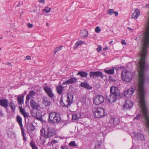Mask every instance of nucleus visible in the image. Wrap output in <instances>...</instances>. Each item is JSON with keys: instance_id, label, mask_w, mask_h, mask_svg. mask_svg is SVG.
Listing matches in <instances>:
<instances>
[{"instance_id": "obj_1", "label": "nucleus", "mask_w": 149, "mask_h": 149, "mask_svg": "<svg viewBox=\"0 0 149 149\" xmlns=\"http://www.w3.org/2000/svg\"><path fill=\"white\" fill-rule=\"evenodd\" d=\"M148 47H141L140 52L139 54L140 58L139 61V80L134 86H132L131 88L124 91V94L125 97H130L135 91L138 94L139 98V103L141 102V100H145V91L144 88L145 79V71L147 67L145 62V58L147 54Z\"/></svg>"}, {"instance_id": "obj_2", "label": "nucleus", "mask_w": 149, "mask_h": 149, "mask_svg": "<svg viewBox=\"0 0 149 149\" xmlns=\"http://www.w3.org/2000/svg\"><path fill=\"white\" fill-rule=\"evenodd\" d=\"M141 102L139 103L140 106L142 113L138 114L135 117L133 120H139L141 117H142L146 121V127L149 130V117L148 114V111L146 109L145 101L141 100Z\"/></svg>"}, {"instance_id": "obj_3", "label": "nucleus", "mask_w": 149, "mask_h": 149, "mask_svg": "<svg viewBox=\"0 0 149 149\" xmlns=\"http://www.w3.org/2000/svg\"><path fill=\"white\" fill-rule=\"evenodd\" d=\"M110 93L109 97H107V99L109 103H112L117 99H119L121 97L120 90L117 87H111L110 88Z\"/></svg>"}, {"instance_id": "obj_4", "label": "nucleus", "mask_w": 149, "mask_h": 149, "mask_svg": "<svg viewBox=\"0 0 149 149\" xmlns=\"http://www.w3.org/2000/svg\"><path fill=\"white\" fill-rule=\"evenodd\" d=\"M40 132L41 136L46 138L53 136L55 134L54 130L52 128H49L48 127L42 128L40 130Z\"/></svg>"}, {"instance_id": "obj_5", "label": "nucleus", "mask_w": 149, "mask_h": 149, "mask_svg": "<svg viewBox=\"0 0 149 149\" xmlns=\"http://www.w3.org/2000/svg\"><path fill=\"white\" fill-rule=\"evenodd\" d=\"M61 120L60 114L56 112H52L50 113L48 121L52 124H55L58 123Z\"/></svg>"}, {"instance_id": "obj_6", "label": "nucleus", "mask_w": 149, "mask_h": 149, "mask_svg": "<svg viewBox=\"0 0 149 149\" xmlns=\"http://www.w3.org/2000/svg\"><path fill=\"white\" fill-rule=\"evenodd\" d=\"M121 75L122 79L124 81L129 82L132 79L131 73L126 70L122 71Z\"/></svg>"}, {"instance_id": "obj_7", "label": "nucleus", "mask_w": 149, "mask_h": 149, "mask_svg": "<svg viewBox=\"0 0 149 149\" xmlns=\"http://www.w3.org/2000/svg\"><path fill=\"white\" fill-rule=\"evenodd\" d=\"M94 115L96 118H100L105 115L104 109L101 108H98L96 109L93 113Z\"/></svg>"}, {"instance_id": "obj_8", "label": "nucleus", "mask_w": 149, "mask_h": 149, "mask_svg": "<svg viewBox=\"0 0 149 149\" xmlns=\"http://www.w3.org/2000/svg\"><path fill=\"white\" fill-rule=\"evenodd\" d=\"M104 100V98L102 96L99 95L95 97L93 100V103L96 105H99L103 103Z\"/></svg>"}, {"instance_id": "obj_9", "label": "nucleus", "mask_w": 149, "mask_h": 149, "mask_svg": "<svg viewBox=\"0 0 149 149\" xmlns=\"http://www.w3.org/2000/svg\"><path fill=\"white\" fill-rule=\"evenodd\" d=\"M27 131L30 135L31 138L32 136L34 134L33 133V132L35 130V127L33 125V124L32 123L28 124L27 125Z\"/></svg>"}, {"instance_id": "obj_10", "label": "nucleus", "mask_w": 149, "mask_h": 149, "mask_svg": "<svg viewBox=\"0 0 149 149\" xmlns=\"http://www.w3.org/2000/svg\"><path fill=\"white\" fill-rule=\"evenodd\" d=\"M61 104L63 107H69L72 104V102L70 100V98L68 95L67 97V100H66V104H65L63 102L62 95L61 96V98L60 100Z\"/></svg>"}, {"instance_id": "obj_11", "label": "nucleus", "mask_w": 149, "mask_h": 149, "mask_svg": "<svg viewBox=\"0 0 149 149\" xmlns=\"http://www.w3.org/2000/svg\"><path fill=\"white\" fill-rule=\"evenodd\" d=\"M43 89L50 98H52L53 97L54 95L50 88L48 86H46L43 88Z\"/></svg>"}, {"instance_id": "obj_12", "label": "nucleus", "mask_w": 149, "mask_h": 149, "mask_svg": "<svg viewBox=\"0 0 149 149\" xmlns=\"http://www.w3.org/2000/svg\"><path fill=\"white\" fill-rule=\"evenodd\" d=\"M133 103L130 100H127L125 101V103L123 105V107L125 109H130L133 107Z\"/></svg>"}, {"instance_id": "obj_13", "label": "nucleus", "mask_w": 149, "mask_h": 149, "mask_svg": "<svg viewBox=\"0 0 149 149\" xmlns=\"http://www.w3.org/2000/svg\"><path fill=\"white\" fill-rule=\"evenodd\" d=\"M119 122L120 120L118 118L111 117L109 120V123L111 125H116Z\"/></svg>"}, {"instance_id": "obj_14", "label": "nucleus", "mask_w": 149, "mask_h": 149, "mask_svg": "<svg viewBox=\"0 0 149 149\" xmlns=\"http://www.w3.org/2000/svg\"><path fill=\"white\" fill-rule=\"evenodd\" d=\"M0 105L6 109L8 106V100L6 99L0 100Z\"/></svg>"}, {"instance_id": "obj_15", "label": "nucleus", "mask_w": 149, "mask_h": 149, "mask_svg": "<svg viewBox=\"0 0 149 149\" xmlns=\"http://www.w3.org/2000/svg\"><path fill=\"white\" fill-rule=\"evenodd\" d=\"M77 79L75 77H71L69 79L64 82L63 83V85L65 84L74 83L77 82Z\"/></svg>"}, {"instance_id": "obj_16", "label": "nucleus", "mask_w": 149, "mask_h": 149, "mask_svg": "<svg viewBox=\"0 0 149 149\" xmlns=\"http://www.w3.org/2000/svg\"><path fill=\"white\" fill-rule=\"evenodd\" d=\"M140 14V11L138 9H136L133 13L132 16V18L136 19L139 16Z\"/></svg>"}, {"instance_id": "obj_17", "label": "nucleus", "mask_w": 149, "mask_h": 149, "mask_svg": "<svg viewBox=\"0 0 149 149\" xmlns=\"http://www.w3.org/2000/svg\"><path fill=\"white\" fill-rule=\"evenodd\" d=\"M30 106L31 108L34 109H37L38 108V104L33 100L32 99L30 102Z\"/></svg>"}, {"instance_id": "obj_18", "label": "nucleus", "mask_w": 149, "mask_h": 149, "mask_svg": "<svg viewBox=\"0 0 149 149\" xmlns=\"http://www.w3.org/2000/svg\"><path fill=\"white\" fill-rule=\"evenodd\" d=\"M134 134L136 139H137L138 140L142 141L145 140L144 135L141 133L140 132L138 133L137 134V135L135 134V133H134Z\"/></svg>"}, {"instance_id": "obj_19", "label": "nucleus", "mask_w": 149, "mask_h": 149, "mask_svg": "<svg viewBox=\"0 0 149 149\" xmlns=\"http://www.w3.org/2000/svg\"><path fill=\"white\" fill-rule=\"evenodd\" d=\"M43 103L45 107L49 106L50 104L49 99H48L47 97H45L43 100Z\"/></svg>"}, {"instance_id": "obj_20", "label": "nucleus", "mask_w": 149, "mask_h": 149, "mask_svg": "<svg viewBox=\"0 0 149 149\" xmlns=\"http://www.w3.org/2000/svg\"><path fill=\"white\" fill-rule=\"evenodd\" d=\"M80 35L81 37H85L88 35V32L86 29H83L81 31Z\"/></svg>"}, {"instance_id": "obj_21", "label": "nucleus", "mask_w": 149, "mask_h": 149, "mask_svg": "<svg viewBox=\"0 0 149 149\" xmlns=\"http://www.w3.org/2000/svg\"><path fill=\"white\" fill-rule=\"evenodd\" d=\"M24 96L20 95L17 97V100L18 104H21L24 103Z\"/></svg>"}, {"instance_id": "obj_22", "label": "nucleus", "mask_w": 149, "mask_h": 149, "mask_svg": "<svg viewBox=\"0 0 149 149\" xmlns=\"http://www.w3.org/2000/svg\"><path fill=\"white\" fill-rule=\"evenodd\" d=\"M106 68L104 70V71L107 74H113L114 73V68L112 67L110 69H107Z\"/></svg>"}, {"instance_id": "obj_23", "label": "nucleus", "mask_w": 149, "mask_h": 149, "mask_svg": "<svg viewBox=\"0 0 149 149\" xmlns=\"http://www.w3.org/2000/svg\"><path fill=\"white\" fill-rule=\"evenodd\" d=\"M80 86L82 87H84L88 89H90L92 88V87H90L89 84L86 82H81Z\"/></svg>"}, {"instance_id": "obj_24", "label": "nucleus", "mask_w": 149, "mask_h": 149, "mask_svg": "<svg viewBox=\"0 0 149 149\" xmlns=\"http://www.w3.org/2000/svg\"><path fill=\"white\" fill-rule=\"evenodd\" d=\"M36 94V92L32 90L31 91H29V94L26 96L27 98H33V97Z\"/></svg>"}, {"instance_id": "obj_25", "label": "nucleus", "mask_w": 149, "mask_h": 149, "mask_svg": "<svg viewBox=\"0 0 149 149\" xmlns=\"http://www.w3.org/2000/svg\"><path fill=\"white\" fill-rule=\"evenodd\" d=\"M107 13L109 15H112L114 14L116 16H117L118 15V12L117 11H115L113 9H109L107 11Z\"/></svg>"}, {"instance_id": "obj_26", "label": "nucleus", "mask_w": 149, "mask_h": 149, "mask_svg": "<svg viewBox=\"0 0 149 149\" xmlns=\"http://www.w3.org/2000/svg\"><path fill=\"white\" fill-rule=\"evenodd\" d=\"M17 121L20 127H23L22 118L19 115H17L16 118Z\"/></svg>"}, {"instance_id": "obj_27", "label": "nucleus", "mask_w": 149, "mask_h": 149, "mask_svg": "<svg viewBox=\"0 0 149 149\" xmlns=\"http://www.w3.org/2000/svg\"><path fill=\"white\" fill-rule=\"evenodd\" d=\"M63 86L60 85L56 87V91L57 93L59 94H61L63 93Z\"/></svg>"}, {"instance_id": "obj_28", "label": "nucleus", "mask_w": 149, "mask_h": 149, "mask_svg": "<svg viewBox=\"0 0 149 149\" xmlns=\"http://www.w3.org/2000/svg\"><path fill=\"white\" fill-rule=\"evenodd\" d=\"M82 77H87L88 74L86 72L84 71H79L77 74Z\"/></svg>"}, {"instance_id": "obj_29", "label": "nucleus", "mask_w": 149, "mask_h": 149, "mask_svg": "<svg viewBox=\"0 0 149 149\" xmlns=\"http://www.w3.org/2000/svg\"><path fill=\"white\" fill-rule=\"evenodd\" d=\"M10 104L12 111L15 112L16 108L15 103L13 102V101H11L10 103Z\"/></svg>"}, {"instance_id": "obj_30", "label": "nucleus", "mask_w": 149, "mask_h": 149, "mask_svg": "<svg viewBox=\"0 0 149 149\" xmlns=\"http://www.w3.org/2000/svg\"><path fill=\"white\" fill-rule=\"evenodd\" d=\"M97 71L96 72H89V76L90 78H94L95 77H97Z\"/></svg>"}, {"instance_id": "obj_31", "label": "nucleus", "mask_w": 149, "mask_h": 149, "mask_svg": "<svg viewBox=\"0 0 149 149\" xmlns=\"http://www.w3.org/2000/svg\"><path fill=\"white\" fill-rule=\"evenodd\" d=\"M81 116L79 114H75L72 116V119L74 120H78L80 117Z\"/></svg>"}, {"instance_id": "obj_32", "label": "nucleus", "mask_w": 149, "mask_h": 149, "mask_svg": "<svg viewBox=\"0 0 149 149\" xmlns=\"http://www.w3.org/2000/svg\"><path fill=\"white\" fill-rule=\"evenodd\" d=\"M30 145L32 149H38V147L36 145L35 143L33 140L31 141Z\"/></svg>"}, {"instance_id": "obj_33", "label": "nucleus", "mask_w": 149, "mask_h": 149, "mask_svg": "<svg viewBox=\"0 0 149 149\" xmlns=\"http://www.w3.org/2000/svg\"><path fill=\"white\" fill-rule=\"evenodd\" d=\"M85 42L82 40H79L77 41L75 43V45L76 47L81 45H82L85 44Z\"/></svg>"}, {"instance_id": "obj_34", "label": "nucleus", "mask_w": 149, "mask_h": 149, "mask_svg": "<svg viewBox=\"0 0 149 149\" xmlns=\"http://www.w3.org/2000/svg\"><path fill=\"white\" fill-rule=\"evenodd\" d=\"M97 77H100L102 79H104V75L103 73L100 71H97Z\"/></svg>"}, {"instance_id": "obj_35", "label": "nucleus", "mask_w": 149, "mask_h": 149, "mask_svg": "<svg viewBox=\"0 0 149 149\" xmlns=\"http://www.w3.org/2000/svg\"><path fill=\"white\" fill-rule=\"evenodd\" d=\"M51 10V8L48 7H46L45 9H43V12L44 13H48L50 12Z\"/></svg>"}, {"instance_id": "obj_36", "label": "nucleus", "mask_w": 149, "mask_h": 149, "mask_svg": "<svg viewBox=\"0 0 149 149\" xmlns=\"http://www.w3.org/2000/svg\"><path fill=\"white\" fill-rule=\"evenodd\" d=\"M75 143V142L74 141H71L69 143V145L70 146L75 147L77 146L76 144Z\"/></svg>"}, {"instance_id": "obj_37", "label": "nucleus", "mask_w": 149, "mask_h": 149, "mask_svg": "<svg viewBox=\"0 0 149 149\" xmlns=\"http://www.w3.org/2000/svg\"><path fill=\"white\" fill-rule=\"evenodd\" d=\"M88 99L86 97H84L82 98V102L85 104H87L88 103Z\"/></svg>"}, {"instance_id": "obj_38", "label": "nucleus", "mask_w": 149, "mask_h": 149, "mask_svg": "<svg viewBox=\"0 0 149 149\" xmlns=\"http://www.w3.org/2000/svg\"><path fill=\"white\" fill-rule=\"evenodd\" d=\"M109 81L110 82H115L116 80L113 79L112 77L110 76L109 78Z\"/></svg>"}, {"instance_id": "obj_39", "label": "nucleus", "mask_w": 149, "mask_h": 149, "mask_svg": "<svg viewBox=\"0 0 149 149\" xmlns=\"http://www.w3.org/2000/svg\"><path fill=\"white\" fill-rule=\"evenodd\" d=\"M101 31V29L98 26L96 27L95 29V31L97 33H100Z\"/></svg>"}, {"instance_id": "obj_40", "label": "nucleus", "mask_w": 149, "mask_h": 149, "mask_svg": "<svg viewBox=\"0 0 149 149\" xmlns=\"http://www.w3.org/2000/svg\"><path fill=\"white\" fill-rule=\"evenodd\" d=\"M58 142V141L55 140H52L51 143V144L52 145V146H53V145L55 143H56Z\"/></svg>"}, {"instance_id": "obj_41", "label": "nucleus", "mask_w": 149, "mask_h": 149, "mask_svg": "<svg viewBox=\"0 0 149 149\" xmlns=\"http://www.w3.org/2000/svg\"><path fill=\"white\" fill-rule=\"evenodd\" d=\"M61 49V47H56L54 49V53L55 54L56 53Z\"/></svg>"}, {"instance_id": "obj_42", "label": "nucleus", "mask_w": 149, "mask_h": 149, "mask_svg": "<svg viewBox=\"0 0 149 149\" xmlns=\"http://www.w3.org/2000/svg\"><path fill=\"white\" fill-rule=\"evenodd\" d=\"M19 108L20 112L22 114L25 112L24 109L23 108H22V107H19Z\"/></svg>"}, {"instance_id": "obj_43", "label": "nucleus", "mask_w": 149, "mask_h": 149, "mask_svg": "<svg viewBox=\"0 0 149 149\" xmlns=\"http://www.w3.org/2000/svg\"><path fill=\"white\" fill-rule=\"evenodd\" d=\"M22 114L24 118L28 117L29 115V114H28L25 111Z\"/></svg>"}, {"instance_id": "obj_44", "label": "nucleus", "mask_w": 149, "mask_h": 149, "mask_svg": "<svg viewBox=\"0 0 149 149\" xmlns=\"http://www.w3.org/2000/svg\"><path fill=\"white\" fill-rule=\"evenodd\" d=\"M20 127L21 129V130L22 135V136H25L24 130V129L23 128V127Z\"/></svg>"}, {"instance_id": "obj_45", "label": "nucleus", "mask_w": 149, "mask_h": 149, "mask_svg": "<svg viewBox=\"0 0 149 149\" xmlns=\"http://www.w3.org/2000/svg\"><path fill=\"white\" fill-rule=\"evenodd\" d=\"M27 26L28 28H32L33 26V25L32 24H31L30 23H28L27 24Z\"/></svg>"}, {"instance_id": "obj_46", "label": "nucleus", "mask_w": 149, "mask_h": 149, "mask_svg": "<svg viewBox=\"0 0 149 149\" xmlns=\"http://www.w3.org/2000/svg\"><path fill=\"white\" fill-rule=\"evenodd\" d=\"M121 44L123 45H127L126 42H125V41L124 40H122L121 41Z\"/></svg>"}, {"instance_id": "obj_47", "label": "nucleus", "mask_w": 149, "mask_h": 149, "mask_svg": "<svg viewBox=\"0 0 149 149\" xmlns=\"http://www.w3.org/2000/svg\"><path fill=\"white\" fill-rule=\"evenodd\" d=\"M30 98H27L26 97V104H28L29 103V101L30 100Z\"/></svg>"}, {"instance_id": "obj_48", "label": "nucleus", "mask_w": 149, "mask_h": 149, "mask_svg": "<svg viewBox=\"0 0 149 149\" xmlns=\"http://www.w3.org/2000/svg\"><path fill=\"white\" fill-rule=\"evenodd\" d=\"M96 49L98 52H100L102 49V47H98L96 48Z\"/></svg>"}, {"instance_id": "obj_49", "label": "nucleus", "mask_w": 149, "mask_h": 149, "mask_svg": "<svg viewBox=\"0 0 149 149\" xmlns=\"http://www.w3.org/2000/svg\"><path fill=\"white\" fill-rule=\"evenodd\" d=\"M39 2L40 3H42L43 4H44L45 2L44 0H40Z\"/></svg>"}, {"instance_id": "obj_50", "label": "nucleus", "mask_w": 149, "mask_h": 149, "mask_svg": "<svg viewBox=\"0 0 149 149\" xmlns=\"http://www.w3.org/2000/svg\"><path fill=\"white\" fill-rule=\"evenodd\" d=\"M31 58V57L30 56H27L26 57V59L27 60H30Z\"/></svg>"}, {"instance_id": "obj_51", "label": "nucleus", "mask_w": 149, "mask_h": 149, "mask_svg": "<svg viewBox=\"0 0 149 149\" xmlns=\"http://www.w3.org/2000/svg\"><path fill=\"white\" fill-rule=\"evenodd\" d=\"M127 29L130 31L132 32L133 31V30L132 29V28H130V27H127Z\"/></svg>"}, {"instance_id": "obj_52", "label": "nucleus", "mask_w": 149, "mask_h": 149, "mask_svg": "<svg viewBox=\"0 0 149 149\" xmlns=\"http://www.w3.org/2000/svg\"><path fill=\"white\" fill-rule=\"evenodd\" d=\"M23 140L24 142H26L27 141V139L25 136H23Z\"/></svg>"}, {"instance_id": "obj_53", "label": "nucleus", "mask_w": 149, "mask_h": 149, "mask_svg": "<svg viewBox=\"0 0 149 149\" xmlns=\"http://www.w3.org/2000/svg\"><path fill=\"white\" fill-rule=\"evenodd\" d=\"M61 149H68L67 148L63 146H61Z\"/></svg>"}, {"instance_id": "obj_54", "label": "nucleus", "mask_w": 149, "mask_h": 149, "mask_svg": "<svg viewBox=\"0 0 149 149\" xmlns=\"http://www.w3.org/2000/svg\"><path fill=\"white\" fill-rule=\"evenodd\" d=\"M108 47H105L103 49V50L104 51L106 50H108Z\"/></svg>"}, {"instance_id": "obj_55", "label": "nucleus", "mask_w": 149, "mask_h": 149, "mask_svg": "<svg viewBox=\"0 0 149 149\" xmlns=\"http://www.w3.org/2000/svg\"><path fill=\"white\" fill-rule=\"evenodd\" d=\"M0 115L1 116H3V113L2 111L1 110L0 111Z\"/></svg>"}, {"instance_id": "obj_56", "label": "nucleus", "mask_w": 149, "mask_h": 149, "mask_svg": "<svg viewBox=\"0 0 149 149\" xmlns=\"http://www.w3.org/2000/svg\"><path fill=\"white\" fill-rule=\"evenodd\" d=\"M6 64L9 66H10L11 65V63H6Z\"/></svg>"}, {"instance_id": "obj_57", "label": "nucleus", "mask_w": 149, "mask_h": 149, "mask_svg": "<svg viewBox=\"0 0 149 149\" xmlns=\"http://www.w3.org/2000/svg\"><path fill=\"white\" fill-rule=\"evenodd\" d=\"M38 118L39 120L40 121H42V117Z\"/></svg>"}, {"instance_id": "obj_58", "label": "nucleus", "mask_w": 149, "mask_h": 149, "mask_svg": "<svg viewBox=\"0 0 149 149\" xmlns=\"http://www.w3.org/2000/svg\"><path fill=\"white\" fill-rule=\"evenodd\" d=\"M112 42H113V41H112H112H110V42H109V44H111V43Z\"/></svg>"}, {"instance_id": "obj_59", "label": "nucleus", "mask_w": 149, "mask_h": 149, "mask_svg": "<svg viewBox=\"0 0 149 149\" xmlns=\"http://www.w3.org/2000/svg\"><path fill=\"white\" fill-rule=\"evenodd\" d=\"M101 143L100 144H99L98 145V146H101Z\"/></svg>"}, {"instance_id": "obj_60", "label": "nucleus", "mask_w": 149, "mask_h": 149, "mask_svg": "<svg viewBox=\"0 0 149 149\" xmlns=\"http://www.w3.org/2000/svg\"><path fill=\"white\" fill-rule=\"evenodd\" d=\"M46 25L47 26H48V23H47V24H46Z\"/></svg>"}, {"instance_id": "obj_61", "label": "nucleus", "mask_w": 149, "mask_h": 149, "mask_svg": "<svg viewBox=\"0 0 149 149\" xmlns=\"http://www.w3.org/2000/svg\"><path fill=\"white\" fill-rule=\"evenodd\" d=\"M1 145L0 144V149L1 148Z\"/></svg>"}, {"instance_id": "obj_62", "label": "nucleus", "mask_w": 149, "mask_h": 149, "mask_svg": "<svg viewBox=\"0 0 149 149\" xmlns=\"http://www.w3.org/2000/svg\"><path fill=\"white\" fill-rule=\"evenodd\" d=\"M77 47H75L74 48V49H76Z\"/></svg>"}, {"instance_id": "obj_63", "label": "nucleus", "mask_w": 149, "mask_h": 149, "mask_svg": "<svg viewBox=\"0 0 149 149\" xmlns=\"http://www.w3.org/2000/svg\"><path fill=\"white\" fill-rule=\"evenodd\" d=\"M2 37H1V38H0V39H2Z\"/></svg>"}, {"instance_id": "obj_64", "label": "nucleus", "mask_w": 149, "mask_h": 149, "mask_svg": "<svg viewBox=\"0 0 149 149\" xmlns=\"http://www.w3.org/2000/svg\"><path fill=\"white\" fill-rule=\"evenodd\" d=\"M17 95H16L15 96V97H17Z\"/></svg>"}]
</instances>
